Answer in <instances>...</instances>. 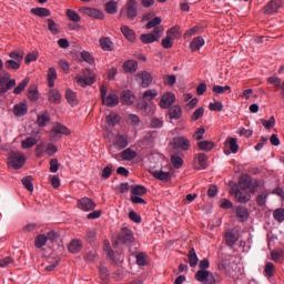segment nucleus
<instances>
[{
    "label": "nucleus",
    "mask_w": 284,
    "mask_h": 284,
    "mask_svg": "<svg viewBox=\"0 0 284 284\" xmlns=\"http://www.w3.org/2000/svg\"><path fill=\"white\" fill-rule=\"evenodd\" d=\"M134 243V232L126 226H123L118 234L116 241L113 242V247L119 245H132Z\"/></svg>",
    "instance_id": "1"
},
{
    "label": "nucleus",
    "mask_w": 284,
    "mask_h": 284,
    "mask_svg": "<svg viewBox=\"0 0 284 284\" xmlns=\"http://www.w3.org/2000/svg\"><path fill=\"white\" fill-rule=\"evenodd\" d=\"M12 75L3 71L2 74H0V94H6L9 90H12L14 85H17V80L10 79Z\"/></svg>",
    "instance_id": "2"
},
{
    "label": "nucleus",
    "mask_w": 284,
    "mask_h": 284,
    "mask_svg": "<svg viewBox=\"0 0 284 284\" xmlns=\"http://www.w3.org/2000/svg\"><path fill=\"white\" fill-rule=\"evenodd\" d=\"M75 81L78 85H81V88H85L87 85H92L97 80L94 79V72H92V70L83 69L82 75H75Z\"/></svg>",
    "instance_id": "3"
},
{
    "label": "nucleus",
    "mask_w": 284,
    "mask_h": 284,
    "mask_svg": "<svg viewBox=\"0 0 284 284\" xmlns=\"http://www.w3.org/2000/svg\"><path fill=\"white\" fill-rule=\"evenodd\" d=\"M26 164V156L22 153L12 152L8 159V165L13 170H21Z\"/></svg>",
    "instance_id": "4"
},
{
    "label": "nucleus",
    "mask_w": 284,
    "mask_h": 284,
    "mask_svg": "<svg viewBox=\"0 0 284 284\" xmlns=\"http://www.w3.org/2000/svg\"><path fill=\"white\" fill-rule=\"evenodd\" d=\"M231 194L235 196L237 203H247L252 199L250 192L244 189H239V186H232Z\"/></svg>",
    "instance_id": "5"
},
{
    "label": "nucleus",
    "mask_w": 284,
    "mask_h": 284,
    "mask_svg": "<svg viewBox=\"0 0 284 284\" xmlns=\"http://www.w3.org/2000/svg\"><path fill=\"white\" fill-rule=\"evenodd\" d=\"M161 34H163V29L154 28L152 33L141 34L140 40L145 44L154 43V41H159V39H161Z\"/></svg>",
    "instance_id": "6"
},
{
    "label": "nucleus",
    "mask_w": 284,
    "mask_h": 284,
    "mask_svg": "<svg viewBox=\"0 0 284 284\" xmlns=\"http://www.w3.org/2000/svg\"><path fill=\"white\" fill-rule=\"evenodd\" d=\"M225 243L229 245V247H233V245H236V242L240 239L239 230L236 229H227L224 234Z\"/></svg>",
    "instance_id": "7"
},
{
    "label": "nucleus",
    "mask_w": 284,
    "mask_h": 284,
    "mask_svg": "<svg viewBox=\"0 0 284 284\" xmlns=\"http://www.w3.org/2000/svg\"><path fill=\"white\" fill-rule=\"evenodd\" d=\"M195 278L199 283L216 284V280H214V275H212L210 271H197L195 273Z\"/></svg>",
    "instance_id": "8"
},
{
    "label": "nucleus",
    "mask_w": 284,
    "mask_h": 284,
    "mask_svg": "<svg viewBox=\"0 0 284 284\" xmlns=\"http://www.w3.org/2000/svg\"><path fill=\"white\" fill-rule=\"evenodd\" d=\"M78 207L82 210V212H92V210L97 207V203L90 197H82L78 200Z\"/></svg>",
    "instance_id": "9"
},
{
    "label": "nucleus",
    "mask_w": 284,
    "mask_h": 284,
    "mask_svg": "<svg viewBox=\"0 0 284 284\" xmlns=\"http://www.w3.org/2000/svg\"><path fill=\"white\" fill-rule=\"evenodd\" d=\"M173 143L175 148H178L179 150H183V152H187V150L192 148V143L186 136H176L173 139Z\"/></svg>",
    "instance_id": "10"
},
{
    "label": "nucleus",
    "mask_w": 284,
    "mask_h": 284,
    "mask_svg": "<svg viewBox=\"0 0 284 284\" xmlns=\"http://www.w3.org/2000/svg\"><path fill=\"white\" fill-rule=\"evenodd\" d=\"M175 101H176V95H174V93L172 92H166L162 95L160 100V106L163 110H168V108H171L172 103H174Z\"/></svg>",
    "instance_id": "11"
},
{
    "label": "nucleus",
    "mask_w": 284,
    "mask_h": 284,
    "mask_svg": "<svg viewBox=\"0 0 284 284\" xmlns=\"http://www.w3.org/2000/svg\"><path fill=\"white\" fill-rule=\"evenodd\" d=\"M281 6V0H271L264 8V14H276Z\"/></svg>",
    "instance_id": "12"
},
{
    "label": "nucleus",
    "mask_w": 284,
    "mask_h": 284,
    "mask_svg": "<svg viewBox=\"0 0 284 284\" xmlns=\"http://www.w3.org/2000/svg\"><path fill=\"white\" fill-rule=\"evenodd\" d=\"M105 252L108 257L110 258V261H112V263H114V265H119V263H123L125 261V256H123L122 253H114L112 248H106Z\"/></svg>",
    "instance_id": "13"
},
{
    "label": "nucleus",
    "mask_w": 284,
    "mask_h": 284,
    "mask_svg": "<svg viewBox=\"0 0 284 284\" xmlns=\"http://www.w3.org/2000/svg\"><path fill=\"white\" fill-rule=\"evenodd\" d=\"M80 12H83V14H87L88 17H93V19H103L104 17L103 11L88 7L80 9Z\"/></svg>",
    "instance_id": "14"
},
{
    "label": "nucleus",
    "mask_w": 284,
    "mask_h": 284,
    "mask_svg": "<svg viewBox=\"0 0 284 284\" xmlns=\"http://www.w3.org/2000/svg\"><path fill=\"white\" fill-rule=\"evenodd\" d=\"M103 105L106 108H114L119 105V95L116 93H109L104 99H102Z\"/></svg>",
    "instance_id": "15"
},
{
    "label": "nucleus",
    "mask_w": 284,
    "mask_h": 284,
    "mask_svg": "<svg viewBox=\"0 0 284 284\" xmlns=\"http://www.w3.org/2000/svg\"><path fill=\"white\" fill-rule=\"evenodd\" d=\"M235 214L240 223H245V221L250 219V212H247V209L245 206H236Z\"/></svg>",
    "instance_id": "16"
},
{
    "label": "nucleus",
    "mask_w": 284,
    "mask_h": 284,
    "mask_svg": "<svg viewBox=\"0 0 284 284\" xmlns=\"http://www.w3.org/2000/svg\"><path fill=\"white\" fill-rule=\"evenodd\" d=\"M51 134H53V139H59V135L61 134H70V130L63 124H57L52 128Z\"/></svg>",
    "instance_id": "17"
},
{
    "label": "nucleus",
    "mask_w": 284,
    "mask_h": 284,
    "mask_svg": "<svg viewBox=\"0 0 284 284\" xmlns=\"http://www.w3.org/2000/svg\"><path fill=\"white\" fill-rule=\"evenodd\" d=\"M138 79L141 81L142 88H150V84L152 83V74L148 71L138 73Z\"/></svg>",
    "instance_id": "18"
},
{
    "label": "nucleus",
    "mask_w": 284,
    "mask_h": 284,
    "mask_svg": "<svg viewBox=\"0 0 284 284\" xmlns=\"http://www.w3.org/2000/svg\"><path fill=\"white\" fill-rule=\"evenodd\" d=\"M128 19H136V0H129L126 3Z\"/></svg>",
    "instance_id": "19"
},
{
    "label": "nucleus",
    "mask_w": 284,
    "mask_h": 284,
    "mask_svg": "<svg viewBox=\"0 0 284 284\" xmlns=\"http://www.w3.org/2000/svg\"><path fill=\"white\" fill-rule=\"evenodd\" d=\"M100 48L105 52H112L114 50V43L110 38L104 37L100 39Z\"/></svg>",
    "instance_id": "20"
},
{
    "label": "nucleus",
    "mask_w": 284,
    "mask_h": 284,
    "mask_svg": "<svg viewBox=\"0 0 284 284\" xmlns=\"http://www.w3.org/2000/svg\"><path fill=\"white\" fill-rule=\"evenodd\" d=\"M118 150H125L128 148V136L118 134L113 143Z\"/></svg>",
    "instance_id": "21"
},
{
    "label": "nucleus",
    "mask_w": 284,
    "mask_h": 284,
    "mask_svg": "<svg viewBox=\"0 0 284 284\" xmlns=\"http://www.w3.org/2000/svg\"><path fill=\"white\" fill-rule=\"evenodd\" d=\"M181 116H183V110L180 105H173L169 109V118L179 120Z\"/></svg>",
    "instance_id": "22"
},
{
    "label": "nucleus",
    "mask_w": 284,
    "mask_h": 284,
    "mask_svg": "<svg viewBox=\"0 0 284 284\" xmlns=\"http://www.w3.org/2000/svg\"><path fill=\"white\" fill-rule=\"evenodd\" d=\"M154 179H158L159 181L168 182L172 179V173L165 172L163 170H156L153 172Z\"/></svg>",
    "instance_id": "23"
},
{
    "label": "nucleus",
    "mask_w": 284,
    "mask_h": 284,
    "mask_svg": "<svg viewBox=\"0 0 284 284\" xmlns=\"http://www.w3.org/2000/svg\"><path fill=\"white\" fill-rule=\"evenodd\" d=\"M121 32L125 37V39H128V41H131V43H133V41H136V34L128 26H122Z\"/></svg>",
    "instance_id": "24"
},
{
    "label": "nucleus",
    "mask_w": 284,
    "mask_h": 284,
    "mask_svg": "<svg viewBox=\"0 0 284 284\" xmlns=\"http://www.w3.org/2000/svg\"><path fill=\"white\" fill-rule=\"evenodd\" d=\"M139 69V62L134 60H128L123 63L124 72L134 73Z\"/></svg>",
    "instance_id": "25"
},
{
    "label": "nucleus",
    "mask_w": 284,
    "mask_h": 284,
    "mask_svg": "<svg viewBox=\"0 0 284 284\" xmlns=\"http://www.w3.org/2000/svg\"><path fill=\"white\" fill-rule=\"evenodd\" d=\"M81 247H83V243L80 240H73L70 242L68 250L71 254H79Z\"/></svg>",
    "instance_id": "26"
},
{
    "label": "nucleus",
    "mask_w": 284,
    "mask_h": 284,
    "mask_svg": "<svg viewBox=\"0 0 284 284\" xmlns=\"http://www.w3.org/2000/svg\"><path fill=\"white\" fill-rule=\"evenodd\" d=\"M13 114L16 116H26L28 114V105L26 103H19L13 106Z\"/></svg>",
    "instance_id": "27"
},
{
    "label": "nucleus",
    "mask_w": 284,
    "mask_h": 284,
    "mask_svg": "<svg viewBox=\"0 0 284 284\" xmlns=\"http://www.w3.org/2000/svg\"><path fill=\"white\" fill-rule=\"evenodd\" d=\"M187 258L191 267H196V265H199V256L196 255L194 247L190 248Z\"/></svg>",
    "instance_id": "28"
},
{
    "label": "nucleus",
    "mask_w": 284,
    "mask_h": 284,
    "mask_svg": "<svg viewBox=\"0 0 284 284\" xmlns=\"http://www.w3.org/2000/svg\"><path fill=\"white\" fill-rule=\"evenodd\" d=\"M136 265L139 267H145L148 265V253L140 252L135 255Z\"/></svg>",
    "instance_id": "29"
},
{
    "label": "nucleus",
    "mask_w": 284,
    "mask_h": 284,
    "mask_svg": "<svg viewBox=\"0 0 284 284\" xmlns=\"http://www.w3.org/2000/svg\"><path fill=\"white\" fill-rule=\"evenodd\" d=\"M203 45H205V40L203 39V37H196L192 40L190 48L194 52L200 48H203Z\"/></svg>",
    "instance_id": "30"
},
{
    "label": "nucleus",
    "mask_w": 284,
    "mask_h": 284,
    "mask_svg": "<svg viewBox=\"0 0 284 284\" xmlns=\"http://www.w3.org/2000/svg\"><path fill=\"white\" fill-rule=\"evenodd\" d=\"M37 123L40 128H45L50 123V113L44 112L38 115Z\"/></svg>",
    "instance_id": "31"
},
{
    "label": "nucleus",
    "mask_w": 284,
    "mask_h": 284,
    "mask_svg": "<svg viewBox=\"0 0 284 284\" xmlns=\"http://www.w3.org/2000/svg\"><path fill=\"white\" fill-rule=\"evenodd\" d=\"M131 194L132 196H143L144 194H148V189L143 185H134L131 186Z\"/></svg>",
    "instance_id": "32"
},
{
    "label": "nucleus",
    "mask_w": 284,
    "mask_h": 284,
    "mask_svg": "<svg viewBox=\"0 0 284 284\" xmlns=\"http://www.w3.org/2000/svg\"><path fill=\"white\" fill-rule=\"evenodd\" d=\"M121 101L125 105H132L134 103V97L132 95V91H123L121 94Z\"/></svg>",
    "instance_id": "33"
},
{
    "label": "nucleus",
    "mask_w": 284,
    "mask_h": 284,
    "mask_svg": "<svg viewBox=\"0 0 284 284\" xmlns=\"http://www.w3.org/2000/svg\"><path fill=\"white\" fill-rule=\"evenodd\" d=\"M65 99L70 105H78L79 100L77 99V93L70 89L67 90L65 92Z\"/></svg>",
    "instance_id": "34"
},
{
    "label": "nucleus",
    "mask_w": 284,
    "mask_h": 284,
    "mask_svg": "<svg viewBox=\"0 0 284 284\" xmlns=\"http://www.w3.org/2000/svg\"><path fill=\"white\" fill-rule=\"evenodd\" d=\"M49 101L55 104L61 103V93L58 90L51 89L49 91Z\"/></svg>",
    "instance_id": "35"
},
{
    "label": "nucleus",
    "mask_w": 284,
    "mask_h": 284,
    "mask_svg": "<svg viewBox=\"0 0 284 284\" xmlns=\"http://www.w3.org/2000/svg\"><path fill=\"white\" fill-rule=\"evenodd\" d=\"M47 79L49 88H52L54 85V81H57V69L50 68L48 70Z\"/></svg>",
    "instance_id": "36"
},
{
    "label": "nucleus",
    "mask_w": 284,
    "mask_h": 284,
    "mask_svg": "<svg viewBox=\"0 0 284 284\" xmlns=\"http://www.w3.org/2000/svg\"><path fill=\"white\" fill-rule=\"evenodd\" d=\"M28 83H30V78L23 79L14 89L13 94H21L26 88H28Z\"/></svg>",
    "instance_id": "37"
},
{
    "label": "nucleus",
    "mask_w": 284,
    "mask_h": 284,
    "mask_svg": "<svg viewBox=\"0 0 284 284\" xmlns=\"http://www.w3.org/2000/svg\"><path fill=\"white\" fill-rule=\"evenodd\" d=\"M197 148L203 152H211V150H214V143L212 141H201L197 143Z\"/></svg>",
    "instance_id": "38"
},
{
    "label": "nucleus",
    "mask_w": 284,
    "mask_h": 284,
    "mask_svg": "<svg viewBox=\"0 0 284 284\" xmlns=\"http://www.w3.org/2000/svg\"><path fill=\"white\" fill-rule=\"evenodd\" d=\"M121 156L123 161H132V159H136V151L132 149H126L122 151Z\"/></svg>",
    "instance_id": "39"
},
{
    "label": "nucleus",
    "mask_w": 284,
    "mask_h": 284,
    "mask_svg": "<svg viewBox=\"0 0 284 284\" xmlns=\"http://www.w3.org/2000/svg\"><path fill=\"white\" fill-rule=\"evenodd\" d=\"M212 91L214 92V94L219 95V94H225V92H232V88L230 85H213Z\"/></svg>",
    "instance_id": "40"
},
{
    "label": "nucleus",
    "mask_w": 284,
    "mask_h": 284,
    "mask_svg": "<svg viewBox=\"0 0 284 284\" xmlns=\"http://www.w3.org/2000/svg\"><path fill=\"white\" fill-rule=\"evenodd\" d=\"M32 14H36V17H50L51 12L47 8H32L31 9Z\"/></svg>",
    "instance_id": "41"
},
{
    "label": "nucleus",
    "mask_w": 284,
    "mask_h": 284,
    "mask_svg": "<svg viewBox=\"0 0 284 284\" xmlns=\"http://www.w3.org/2000/svg\"><path fill=\"white\" fill-rule=\"evenodd\" d=\"M250 181H252V178L250 175L241 176L237 187L240 190H246L247 191V187L250 186Z\"/></svg>",
    "instance_id": "42"
},
{
    "label": "nucleus",
    "mask_w": 284,
    "mask_h": 284,
    "mask_svg": "<svg viewBox=\"0 0 284 284\" xmlns=\"http://www.w3.org/2000/svg\"><path fill=\"white\" fill-rule=\"evenodd\" d=\"M196 159L201 170H207V155L205 153H199Z\"/></svg>",
    "instance_id": "43"
},
{
    "label": "nucleus",
    "mask_w": 284,
    "mask_h": 284,
    "mask_svg": "<svg viewBox=\"0 0 284 284\" xmlns=\"http://www.w3.org/2000/svg\"><path fill=\"white\" fill-rule=\"evenodd\" d=\"M119 121H121V118L119 116V114L112 112L106 116V123L108 125L114 126L116 124H119Z\"/></svg>",
    "instance_id": "44"
},
{
    "label": "nucleus",
    "mask_w": 284,
    "mask_h": 284,
    "mask_svg": "<svg viewBox=\"0 0 284 284\" xmlns=\"http://www.w3.org/2000/svg\"><path fill=\"white\" fill-rule=\"evenodd\" d=\"M11 61H16L17 63H22L23 61V51H11L9 53Z\"/></svg>",
    "instance_id": "45"
},
{
    "label": "nucleus",
    "mask_w": 284,
    "mask_h": 284,
    "mask_svg": "<svg viewBox=\"0 0 284 284\" xmlns=\"http://www.w3.org/2000/svg\"><path fill=\"white\" fill-rule=\"evenodd\" d=\"M37 143H38V140H36V138H33V136H30V138H27L26 140H23L21 145L24 150H28V149L37 145Z\"/></svg>",
    "instance_id": "46"
},
{
    "label": "nucleus",
    "mask_w": 284,
    "mask_h": 284,
    "mask_svg": "<svg viewBox=\"0 0 284 284\" xmlns=\"http://www.w3.org/2000/svg\"><path fill=\"white\" fill-rule=\"evenodd\" d=\"M36 247L38 250H41V247H43L45 245V243H48V237L45 236V234H40L36 237Z\"/></svg>",
    "instance_id": "47"
},
{
    "label": "nucleus",
    "mask_w": 284,
    "mask_h": 284,
    "mask_svg": "<svg viewBox=\"0 0 284 284\" xmlns=\"http://www.w3.org/2000/svg\"><path fill=\"white\" fill-rule=\"evenodd\" d=\"M171 163L175 170H181V168H183V159L179 155H172Z\"/></svg>",
    "instance_id": "48"
},
{
    "label": "nucleus",
    "mask_w": 284,
    "mask_h": 284,
    "mask_svg": "<svg viewBox=\"0 0 284 284\" xmlns=\"http://www.w3.org/2000/svg\"><path fill=\"white\" fill-rule=\"evenodd\" d=\"M166 36L171 39H181V30L179 27H173L166 32Z\"/></svg>",
    "instance_id": "49"
},
{
    "label": "nucleus",
    "mask_w": 284,
    "mask_h": 284,
    "mask_svg": "<svg viewBox=\"0 0 284 284\" xmlns=\"http://www.w3.org/2000/svg\"><path fill=\"white\" fill-rule=\"evenodd\" d=\"M4 68L7 70H19V68H21V63L14 61V60H7L4 62Z\"/></svg>",
    "instance_id": "50"
},
{
    "label": "nucleus",
    "mask_w": 284,
    "mask_h": 284,
    "mask_svg": "<svg viewBox=\"0 0 284 284\" xmlns=\"http://www.w3.org/2000/svg\"><path fill=\"white\" fill-rule=\"evenodd\" d=\"M258 185H261L258 180H254V179L251 178V181H250L248 186H247L246 190H248V192L251 194H254V193H256V190L258 189Z\"/></svg>",
    "instance_id": "51"
},
{
    "label": "nucleus",
    "mask_w": 284,
    "mask_h": 284,
    "mask_svg": "<svg viewBox=\"0 0 284 284\" xmlns=\"http://www.w3.org/2000/svg\"><path fill=\"white\" fill-rule=\"evenodd\" d=\"M258 185H261L258 180H254V179L251 178V181H250L248 186H247L246 190H248V192L251 194H254V193H256V190L258 189Z\"/></svg>",
    "instance_id": "52"
},
{
    "label": "nucleus",
    "mask_w": 284,
    "mask_h": 284,
    "mask_svg": "<svg viewBox=\"0 0 284 284\" xmlns=\"http://www.w3.org/2000/svg\"><path fill=\"white\" fill-rule=\"evenodd\" d=\"M67 17L70 19V21H73L74 23H79L81 21V17L77 11H72L71 9L67 10Z\"/></svg>",
    "instance_id": "53"
},
{
    "label": "nucleus",
    "mask_w": 284,
    "mask_h": 284,
    "mask_svg": "<svg viewBox=\"0 0 284 284\" xmlns=\"http://www.w3.org/2000/svg\"><path fill=\"white\" fill-rule=\"evenodd\" d=\"M105 10L109 14H116L118 6L114 1H109L105 3Z\"/></svg>",
    "instance_id": "54"
},
{
    "label": "nucleus",
    "mask_w": 284,
    "mask_h": 284,
    "mask_svg": "<svg viewBox=\"0 0 284 284\" xmlns=\"http://www.w3.org/2000/svg\"><path fill=\"white\" fill-rule=\"evenodd\" d=\"M150 126L153 128L154 130H161V128H163V119L152 118L150 122Z\"/></svg>",
    "instance_id": "55"
},
{
    "label": "nucleus",
    "mask_w": 284,
    "mask_h": 284,
    "mask_svg": "<svg viewBox=\"0 0 284 284\" xmlns=\"http://www.w3.org/2000/svg\"><path fill=\"white\" fill-rule=\"evenodd\" d=\"M28 98L30 101H37L39 99V90L34 85L29 88Z\"/></svg>",
    "instance_id": "56"
},
{
    "label": "nucleus",
    "mask_w": 284,
    "mask_h": 284,
    "mask_svg": "<svg viewBox=\"0 0 284 284\" xmlns=\"http://www.w3.org/2000/svg\"><path fill=\"white\" fill-rule=\"evenodd\" d=\"M156 26H161V18L160 17H155V18L151 19L146 23V30H152V28H161V27H156Z\"/></svg>",
    "instance_id": "57"
},
{
    "label": "nucleus",
    "mask_w": 284,
    "mask_h": 284,
    "mask_svg": "<svg viewBox=\"0 0 284 284\" xmlns=\"http://www.w3.org/2000/svg\"><path fill=\"white\" fill-rule=\"evenodd\" d=\"M158 94H159V93L156 92L155 89H153V90H148V91H145V92L143 93V99H144L145 101H152V100L156 99V95H158Z\"/></svg>",
    "instance_id": "58"
},
{
    "label": "nucleus",
    "mask_w": 284,
    "mask_h": 284,
    "mask_svg": "<svg viewBox=\"0 0 284 284\" xmlns=\"http://www.w3.org/2000/svg\"><path fill=\"white\" fill-rule=\"evenodd\" d=\"M273 217L275 219V221H277L278 223H283L284 221V209H276L273 212Z\"/></svg>",
    "instance_id": "59"
},
{
    "label": "nucleus",
    "mask_w": 284,
    "mask_h": 284,
    "mask_svg": "<svg viewBox=\"0 0 284 284\" xmlns=\"http://www.w3.org/2000/svg\"><path fill=\"white\" fill-rule=\"evenodd\" d=\"M267 196H270V194L265 192L257 195L256 203L260 205V207H263V205L267 203Z\"/></svg>",
    "instance_id": "60"
},
{
    "label": "nucleus",
    "mask_w": 284,
    "mask_h": 284,
    "mask_svg": "<svg viewBox=\"0 0 284 284\" xmlns=\"http://www.w3.org/2000/svg\"><path fill=\"white\" fill-rule=\"evenodd\" d=\"M227 145L233 154H236V152H239V144H236L235 138L229 139Z\"/></svg>",
    "instance_id": "61"
},
{
    "label": "nucleus",
    "mask_w": 284,
    "mask_h": 284,
    "mask_svg": "<svg viewBox=\"0 0 284 284\" xmlns=\"http://www.w3.org/2000/svg\"><path fill=\"white\" fill-rule=\"evenodd\" d=\"M209 110H211L212 112H221L223 110V103L222 102L210 103Z\"/></svg>",
    "instance_id": "62"
},
{
    "label": "nucleus",
    "mask_w": 284,
    "mask_h": 284,
    "mask_svg": "<svg viewBox=\"0 0 284 284\" xmlns=\"http://www.w3.org/2000/svg\"><path fill=\"white\" fill-rule=\"evenodd\" d=\"M172 45H174V41H172V37L166 36V38L162 40V47L165 48V50H170Z\"/></svg>",
    "instance_id": "63"
},
{
    "label": "nucleus",
    "mask_w": 284,
    "mask_h": 284,
    "mask_svg": "<svg viewBox=\"0 0 284 284\" xmlns=\"http://www.w3.org/2000/svg\"><path fill=\"white\" fill-rule=\"evenodd\" d=\"M14 263V260L10 256L0 258V267H8Z\"/></svg>",
    "instance_id": "64"
}]
</instances>
